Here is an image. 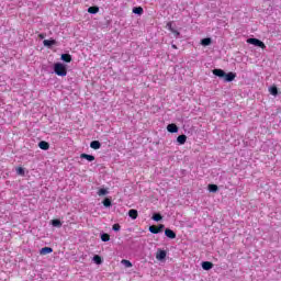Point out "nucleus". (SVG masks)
<instances>
[{"instance_id":"obj_25","label":"nucleus","mask_w":281,"mask_h":281,"mask_svg":"<svg viewBox=\"0 0 281 281\" xmlns=\"http://www.w3.org/2000/svg\"><path fill=\"white\" fill-rule=\"evenodd\" d=\"M93 262H95V265H102V257H100L99 255H95L93 257Z\"/></svg>"},{"instance_id":"obj_3","label":"nucleus","mask_w":281,"mask_h":281,"mask_svg":"<svg viewBox=\"0 0 281 281\" xmlns=\"http://www.w3.org/2000/svg\"><path fill=\"white\" fill-rule=\"evenodd\" d=\"M165 236H167V238H170L171 240H175V238H177V233H175V231L170 228H166Z\"/></svg>"},{"instance_id":"obj_37","label":"nucleus","mask_w":281,"mask_h":281,"mask_svg":"<svg viewBox=\"0 0 281 281\" xmlns=\"http://www.w3.org/2000/svg\"><path fill=\"white\" fill-rule=\"evenodd\" d=\"M183 144H186L184 142H179V145L181 146V145H183Z\"/></svg>"},{"instance_id":"obj_30","label":"nucleus","mask_w":281,"mask_h":281,"mask_svg":"<svg viewBox=\"0 0 281 281\" xmlns=\"http://www.w3.org/2000/svg\"><path fill=\"white\" fill-rule=\"evenodd\" d=\"M113 232H120L122 229V226L120 224H114L112 226Z\"/></svg>"},{"instance_id":"obj_34","label":"nucleus","mask_w":281,"mask_h":281,"mask_svg":"<svg viewBox=\"0 0 281 281\" xmlns=\"http://www.w3.org/2000/svg\"><path fill=\"white\" fill-rule=\"evenodd\" d=\"M167 27H169V31H170V27H172V22H168Z\"/></svg>"},{"instance_id":"obj_16","label":"nucleus","mask_w":281,"mask_h":281,"mask_svg":"<svg viewBox=\"0 0 281 281\" xmlns=\"http://www.w3.org/2000/svg\"><path fill=\"white\" fill-rule=\"evenodd\" d=\"M101 144L100 142H91L90 143V148H93V150H99V148H101Z\"/></svg>"},{"instance_id":"obj_32","label":"nucleus","mask_w":281,"mask_h":281,"mask_svg":"<svg viewBox=\"0 0 281 281\" xmlns=\"http://www.w3.org/2000/svg\"><path fill=\"white\" fill-rule=\"evenodd\" d=\"M170 32H172V34H175L176 36H180L181 34L179 31L172 29L171 26H170Z\"/></svg>"},{"instance_id":"obj_1","label":"nucleus","mask_w":281,"mask_h":281,"mask_svg":"<svg viewBox=\"0 0 281 281\" xmlns=\"http://www.w3.org/2000/svg\"><path fill=\"white\" fill-rule=\"evenodd\" d=\"M54 71L56 76H61V77L67 76V67L64 64L56 63L54 65Z\"/></svg>"},{"instance_id":"obj_27","label":"nucleus","mask_w":281,"mask_h":281,"mask_svg":"<svg viewBox=\"0 0 281 281\" xmlns=\"http://www.w3.org/2000/svg\"><path fill=\"white\" fill-rule=\"evenodd\" d=\"M162 218H164V216H161V214H159V213H155V214L153 215V221L159 222V221H161Z\"/></svg>"},{"instance_id":"obj_11","label":"nucleus","mask_w":281,"mask_h":281,"mask_svg":"<svg viewBox=\"0 0 281 281\" xmlns=\"http://www.w3.org/2000/svg\"><path fill=\"white\" fill-rule=\"evenodd\" d=\"M128 216H130V218H133V221H135L137 218V216H139V214L137 213V210L132 209L128 211Z\"/></svg>"},{"instance_id":"obj_17","label":"nucleus","mask_w":281,"mask_h":281,"mask_svg":"<svg viewBox=\"0 0 281 281\" xmlns=\"http://www.w3.org/2000/svg\"><path fill=\"white\" fill-rule=\"evenodd\" d=\"M133 13H134V14H139V15H142V14H144V8H142V7H135V8L133 9Z\"/></svg>"},{"instance_id":"obj_18","label":"nucleus","mask_w":281,"mask_h":281,"mask_svg":"<svg viewBox=\"0 0 281 281\" xmlns=\"http://www.w3.org/2000/svg\"><path fill=\"white\" fill-rule=\"evenodd\" d=\"M149 232H150V234H160L157 225L149 226Z\"/></svg>"},{"instance_id":"obj_23","label":"nucleus","mask_w":281,"mask_h":281,"mask_svg":"<svg viewBox=\"0 0 281 281\" xmlns=\"http://www.w3.org/2000/svg\"><path fill=\"white\" fill-rule=\"evenodd\" d=\"M16 175H19L20 177H25V169H23V167H18Z\"/></svg>"},{"instance_id":"obj_19","label":"nucleus","mask_w":281,"mask_h":281,"mask_svg":"<svg viewBox=\"0 0 281 281\" xmlns=\"http://www.w3.org/2000/svg\"><path fill=\"white\" fill-rule=\"evenodd\" d=\"M101 240H102L103 243H109V241L111 240V235H109V234H106V233H103V234L101 235Z\"/></svg>"},{"instance_id":"obj_2","label":"nucleus","mask_w":281,"mask_h":281,"mask_svg":"<svg viewBox=\"0 0 281 281\" xmlns=\"http://www.w3.org/2000/svg\"><path fill=\"white\" fill-rule=\"evenodd\" d=\"M247 43L249 45H255V47H260L261 49H267V45H265L263 42L258 38L250 37L247 40Z\"/></svg>"},{"instance_id":"obj_36","label":"nucleus","mask_w":281,"mask_h":281,"mask_svg":"<svg viewBox=\"0 0 281 281\" xmlns=\"http://www.w3.org/2000/svg\"><path fill=\"white\" fill-rule=\"evenodd\" d=\"M171 47H172V49H177V45H175V44L171 45Z\"/></svg>"},{"instance_id":"obj_5","label":"nucleus","mask_w":281,"mask_h":281,"mask_svg":"<svg viewBox=\"0 0 281 281\" xmlns=\"http://www.w3.org/2000/svg\"><path fill=\"white\" fill-rule=\"evenodd\" d=\"M167 131L168 133H179V127L177 126V124L171 123L167 126Z\"/></svg>"},{"instance_id":"obj_13","label":"nucleus","mask_w":281,"mask_h":281,"mask_svg":"<svg viewBox=\"0 0 281 281\" xmlns=\"http://www.w3.org/2000/svg\"><path fill=\"white\" fill-rule=\"evenodd\" d=\"M38 148H41V150H49V143H47V142H40L38 143Z\"/></svg>"},{"instance_id":"obj_33","label":"nucleus","mask_w":281,"mask_h":281,"mask_svg":"<svg viewBox=\"0 0 281 281\" xmlns=\"http://www.w3.org/2000/svg\"><path fill=\"white\" fill-rule=\"evenodd\" d=\"M157 227H158L159 232L161 233V232H164V228H165L166 226H165L164 224H160V225H158Z\"/></svg>"},{"instance_id":"obj_24","label":"nucleus","mask_w":281,"mask_h":281,"mask_svg":"<svg viewBox=\"0 0 281 281\" xmlns=\"http://www.w3.org/2000/svg\"><path fill=\"white\" fill-rule=\"evenodd\" d=\"M106 194H109V190L102 188L98 191V195L99 196H106Z\"/></svg>"},{"instance_id":"obj_28","label":"nucleus","mask_w":281,"mask_h":281,"mask_svg":"<svg viewBox=\"0 0 281 281\" xmlns=\"http://www.w3.org/2000/svg\"><path fill=\"white\" fill-rule=\"evenodd\" d=\"M271 95H278V87L276 86H272L270 89H269Z\"/></svg>"},{"instance_id":"obj_7","label":"nucleus","mask_w":281,"mask_h":281,"mask_svg":"<svg viewBox=\"0 0 281 281\" xmlns=\"http://www.w3.org/2000/svg\"><path fill=\"white\" fill-rule=\"evenodd\" d=\"M80 159H87V161H95V156L89 154H81Z\"/></svg>"},{"instance_id":"obj_6","label":"nucleus","mask_w":281,"mask_h":281,"mask_svg":"<svg viewBox=\"0 0 281 281\" xmlns=\"http://www.w3.org/2000/svg\"><path fill=\"white\" fill-rule=\"evenodd\" d=\"M213 267H214V263H212V261L202 262V269H204V271H210V269H212Z\"/></svg>"},{"instance_id":"obj_10","label":"nucleus","mask_w":281,"mask_h":281,"mask_svg":"<svg viewBox=\"0 0 281 281\" xmlns=\"http://www.w3.org/2000/svg\"><path fill=\"white\" fill-rule=\"evenodd\" d=\"M165 258H166V250L159 249V250L156 252V259H157V260H164Z\"/></svg>"},{"instance_id":"obj_26","label":"nucleus","mask_w":281,"mask_h":281,"mask_svg":"<svg viewBox=\"0 0 281 281\" xmlns=\"http://www.w3.org/2000/svg\"><path fill=\"white\" fill-rule=\"evenodd\" d=\"M209 191H211V192H218V186H216V184H209Z\"/></svg>"},{"instance_id":"obj_35","label":"nucleus","mask_w":281,"mask_h":281,"mask_svg":"<svg viewBox=\"0 0 281 281\" xmlns=\"http://www.w3.org/2000/svg\"><path fill=\"white\" fill-rule=\"evenodd\" d=\"M38 38H41V40L45 38V34L41 33V34L38 35Z\"/></svg>"},{"instance_id":"obj_14","label":"nucleus","mask_w":281,"mask_h":281,"mask_svg":"<svg viewBox=\"0 0 281 281\" xmlns=\"http://www.w3.org/2000/svg\"><path fill=\"white\" fill-rule=\"evenodd\" d=\"M201 45H203V47H207L209 45H212V38L205 37L201 40Z\"/></svg>"},{"instance_id":"obj_12","label":"nucleus","mask_w":281,"mask_h":281,"mask_svg":"<svg viewBox=\"0 0 281 281\" xmlns=\"http://www.w3.org/2000/svg\"><path fill=\"white\" fill-rule=\"evenodd\" d=\"M43 45L45 47H52L53 45H56V40H44Z\"/></svg>"},{"instance_id":"obj_15","label":"nucleus","mask_w":281,"mask_h":281,"mask_svg":"<svg viewBox=\"0 0 281 281\" xmlns=\"http://www.w3.org/2000/svg\"><path fill=\"white\" fill-rule=\"evenodd\" d=\"M88 12H89V14H98V12H100V8L99 7H90V8H88Z\"/></svg>"},{"instance_id":"obj_20","label":"nucleus","mask_w":281,"mask_h":281,"mask_svg":"<svg viewBox=\"0 0 281 281\" xmlns=\"http://www.w3.org/2000/svg\"><path fill=\"white\" fill-rule=\"evenodd\" d=\"M53 227H63V222L60 220H52Z\"/></svg>"},{"instance_id":"obj_8","label":"nucleus","mask_w":281,"mask_h":281,"mask_svg":"<svg viewBox=\"0 0 281 281\" xmlns=\"http://www.w3.org/2000/svg\"><path fill=\"white\" fill-rule=\"evenodd\" d=\"M54 249L52 247H44L40 250L41 256H47V254H52Z\"/></svg>"},{"instance_id":"obj_9","label":"nucleus","mask_w":281,"mask_h":281,"mask_svg":"<svg viewBox=\"0 0 281 281\" xmlns=\"http://www.w3.org/2000/svg\"><path fill=\"white\" fill-rule=\"evenodd\" d=\"M213 75L217 76V78H225V70L223 69H214Z\"/></svg>"},{"instance_id":"obj_22","label":"nucleus","mask_w":281,"mask_h":281,"mask_svg":"<svg viewBox=\"0 0 281 281\" xmlns=\"http://www.w3.org/2000/svg\"><path fill=\"white\" fill-rule=\"evenodd\" d=\"M121 265H124V267H126V269H131V267H133V263L126 259H123L121 261Z\"/></svg>"},{"instance_id":"obj_31","label":"nucleus","mask_w":281,"mask_h":281,"mask_svg":"<svg viewBox=\"0 0 281 281\" xmlns=\"http://www.w3.org/2000/svg\"><path fill=\"white\" fill-rule=\"evenodd\" d=\"M186 139H188V136L182 134V135L178 136L177 142H186Z\"/></svg>"},{"instance_id":"obj_21","label":"nucleus","mask_w":281,"mask_h":281,"mask_svg":"<svg viewBox=\"0 0 281 281\" xmlns=\"http://www.w3.org/2000/svg\"><path fill=\"white\" fill-rule=\"evenodd\" d=\"M61 60H64V63H71V56L69 54H63Z\"/></svg>"},{"instance_id":"obj_4","label":"nucleus","mask_w":281,"mask_h":281,"mask_svg":"<svg viewBox=\"0 0 281 281\" xmlns=\"http://www.w3.org/2000/svg\"><path fill=\"white\" fill-rule=\"evenodd\" d=\"M224 78L226 82H234V80H236V72H225Z\"/></svg>"},{"instance_id":"obj_29","label":"nucleus","mask_w":281,"mask_h":281,"mask_svg":"<svg viewBox=\"0 0 281 281\" xmlns=\"http://www.w3.org/2000/svg\"><path fill=\"white\" fill-rule=\"evenodd\" d=\"M103 205H104V207H111V199L105 198V199L103 200Z\"/></svg>"}]
</instances>
